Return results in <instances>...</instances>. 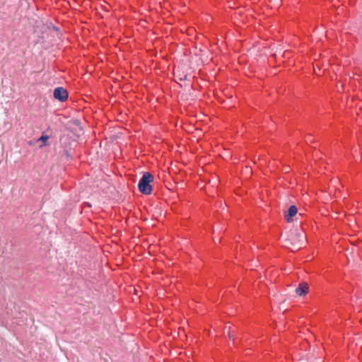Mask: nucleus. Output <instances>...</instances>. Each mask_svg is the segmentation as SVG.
I'll return each mask as SVG.
<instances>
[{"label":"nucleus","instance_id":"obj_6","mask_svg":"<svg viewBox=\"0 0 362 362\" xmlns=\"http://www.w3.org/2000/svg\"><path fill=\"white\" fill-rule=\"evenodd\" d=\"M49 139V136L47 135H42L41 137L39 139L40 141H42L43 142H45Z\"/></svg>","mask_w":362,"mask_h":362},{"label":"nucleus","instance_id":"obj_8","mask_svg":"<svg viewBox=\"0 0 362 362\" xmlns=\"http://www.w3.org/2000/svg\"><path fill=\"white\" fill-rule=\"evenodd\" d=\"M311 141H312V136L308 135L306 138V142L308 143V142H311Z\"/></svg>","mask_w":362,"mask_h":362},{"label":"nucleus","instance_id":"obj_5","mask_svg":"<svg viewBox=\"0 0 362 362\" xmlns=\"http://www.w3.org/2000/svg\"><path fill=\"white\" fill-rule=\"evenodd\" d=\"M298 212V208L295 205H292L289 207L288 211L285 214V218L288 222L292 221V218L296 215Z\"/></svg>","mask_w":362,"mask_h":362},{"label":"nucleus","instance_id":"obj_3","mask_svg":"<svg viewBox=\"0 0 362 362\" xmlns=\"http://www.w3.org/2000/svg\"><path fill=\"white\" fill-rule=\"evenodd\" d=\"M54 97L61 102H64L67 100L69 94L67 90L64 88L57 87L54 90Z\"/></svg>","mask_w":362,"mask_h":362},{"label":"nucleus","instance_id":"obj_4","mask_svg":"<svg viewBox=\"0 0 362 362\" xmlns=\"http://www.w3.org/2000/svg\"><path fill=\"white\" fill-rule=\"evenodd\" d=\"M309 286L306 282H301L298 286L296 288V293L300 296H304L308 292Z\"/></svg>","mask_w":362,"mask_h":362},{"label":"nucleus","instance_id":"obj_1","mask_svg":"<svg viewBox=\"0 0 362 362\" xmlns=\"http://www.w3.org/2000/svg\"><path fill=\"white\" fill-rule=\"evenodd\" d=\"M286 240L288 244L298 250L305 243V234L303 231L296 228L289 232Z\"/></svg>","mask_w":362,"mask_h":362},{"label":"nucleus","instance_id":"obj_9","mask_svg":"<svg viewBox=\"0 0 362 362\" xmlns=\"http://www.w3.org/2000/svg\"><path fill=\"white\" fill-rule=\"evenodd\" d=\"M187 77V76L185 74V75L183 76V77H180L179 79L180 81L186 80Z\"/></svg>","mask_w":362,"mask_h":362},{"label":"nucleus","instance_id":"obj_10","mask_svg":"<svg viewBox=\"0 0 362 362\" xmlns=\"http://www.w3.org/2000/svg\"><path fill=\"white\" fill-rule=\"evenodd\" d=\"M66 155L67 156H69V152H68L67 151H66Z\"/></svg>","mask_w":362,"mask_h":362},{"label":"nucleus","instance_id":"obj_7","mask_svg":"<svg viewBox=\"0 0 362 362\" xmlns=\"http://www.w3.org/2000/svg\"><path fill=\"white\" fill-rule=\"evenodd\" d=\"M228 329H230V327H229ZM228 335L230 339H233V340L235 339L234 334L230 330H228Z\"/></svg>","mask_w":362,"mask_h":362},{"label":"nucleus","instance_id":"obj_2","mask_svg":"<svg viewBox=\"0 0 362 362\" xmlns=\"http://www.w3.org/2000/svg\"><path fill=\"white\" fill-rule=\"evenodd\" d=\"M153 181V176L148 172L143 174L139 180L138 187L139 191L146 195L150 194L152 192V187L151 182Z\"/></svg>","mask_w":362,"mask_h":362}]
</instances>
